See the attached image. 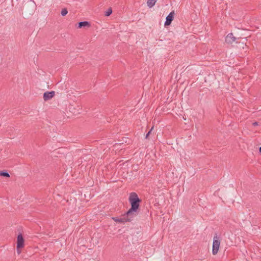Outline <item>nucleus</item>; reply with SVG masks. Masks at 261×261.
<instances>
[{"label":"nucleus","mask_w":261,"mask_h":261,"mask_svg":"<svg viewBox=\"0 0 261 261\" xmlns=\"http://www.w3.org/2000/svg\"><path fill=\"white\" fill-rule=\"evenodd\" d=\"M112 13V9L111 8H110L108 9V10L105 13V16H109Z\"/></svg>","instance_id":"10"},{"label":"nucleus","mask_w":261,"mask_h":261,"mask_svg":"<svg viewBox=\"0 0 261 261\" xmlns=\"http://www.w3.org/2000/svg\"><path fill=\"white\" fill-rule=\"evenodd\" d=\"M220 245V238L217 236V234H215L214 239H213V249H212V253L214 255L216 254L219 250V247Z\"/></svg>","instance_id":"2"},{"label":"nucleus","mask_w":261,"mask_h":261,"mask_svg":"<svg viewBox=\"0 0 261 261\" xmlns=\"http://www.w3.org/2000/svg\"><path fill=\"white\" fill-rule=\"evenodd\" d=\"M0 176L6 177H9L10 176V174L6 170L0 171Z\"/></svg>","instance_id":"8"},{"label":"nucleus","mask_w":261,"mask_h":261,"mask_svg":"<svg viewBox=\"0 0 261 261\" xmlns=\"http://www.w3.org/2000/svg\"><path fill=\"white\" fill-rule=\"evenodd\" d=\"M24 240L21 233H19L17 238V246L18 248H23L24 247Z\"/></svg>","instance_id":"5"},{"label":"nucleus","mask_w":261,"mask_h":261,"mask_svg":"<svg viewBox=\"0 0 261 261\" xmlns=\"http://www.w3.org/2000/svg\"><path fill=\"white\" fill-rule=\"evenodd\" d=\"M156 2V0H147V4L149 8L152 7Z\"/></svg>","instance_id":"9"},{"label":"nucleus","mask_w":261,"mask_h":261,"mask_svg":"<svg viewBox=\"0 0 261 261\" xmlns=\"http://www.w3.org/2000/svg\"><path fill=\"white\" fill-rule=\"evenodd\" d=\"M237 38L234 37L232 33L228 34L225 38V42L228 44H231L236 41Z\"/></svg>","instance_id":"6"},{"label":"nucleus","mask_w":261,"mask_h":261,"mask_svg":"<svg viewBox=\"0 0 261 261\" xmlns=\"http://www.w3.org/2000/svg\"><path fill=\"white\" fill-rule=\"evenodd\" d=\"M21 248H18V246H17V252L18 253V254H20L21 253V250H20V249Z\"/></svg>","instance_id":"13"},{"label":"nucleus","mask_w":261,"mask_h":261,"mask_svg":"<svg viewBox=\"0 0 261 261\" xmlns=\"http://www.w3.org/2000/svg\"><path fill=\"white\" fill-rule=\"evenodd\" d=\"M153 127H152L150 129V130L147 133V134L146 135V136H145V138L146 139H147L148 138V136H149V135L150 134L152 130L153 129Z\"/></svg>","instance_id":"12"},{"label":"nucleus","mask_w":261,"mask_h":261,"mask_svg":"<svg viewBox=\"0 0 261 261\" xmlns=\"http://www.w3.org/2000/svg\"><path fill=\"white\" fill-rule=\"evenodd\" d=\"M67 13H68L67 9L66 8H64L61 11V14L63 16H64L67 14Z\"/></svg>","instance_id":"11"},{"label":"nucleus","mask_w":261,"mask_h":261,"mask_svg":"<svg viewBox=\"0 0 261 261\" xmlns=\"http://www.w3.org/2000/svg\"><path fill=\"white\" fill-rule=\"evenodd\" d=\"M128 201L131 205V207L121 217H113V219L115 222L118 223L129 222L134 217L138 215L141 200L135 192H132L129 196Z\"/></svg>","instance_id":"1"},{"label":"nucleus","mask_w":261,"mask_h":261,"mask_svg":"<svg viewBox=\"0 0 261 261\" xmlns=\"http://www.w3.org/2000/svg\"><path fill=\"white\" fill-rule=\"evenodd\" d=\"M252 125L253 126H256V125H258V122H254L252 123Z\"/></svg>","instance_id":"14"},{"label":"nucleus","mask_w":261,"mask_h":261,"mask_svg":"<svg viewBox=\"0 0 261 261\" xmlns=\"http://www.w3.org/2000/svg\"><path fill=\"white\" fill-rule=\"evenodd\" d=\"M90 23L88 21H84L79 22L78 28H82L83 27H89Z\"/></svg>","instance_id":"7"},{"label":"nucleus","mask_w":261,"mask_h":261,"mask_svg":"<svg viewBox=\"0 0 261 261\" xmlns=\"http://www.w3.org/2000/svg\"><path fill=\"white\" fill-rule=\"evenodd\" d=\"M259 152L261 153V146L259 148Z\"/></svg>","instance_id":"15"},{"label":"nucleus","mask_w":261,"mask_h":261,"mask_svg":"<svg viewBox=\"0 0 261 261\" xmlns=\"http://www.w3.org/2000/svg\"><path fill=\"white\" fill-rule=\"evenodd\" d=\"M55 95V92L54 91H47L43 93V99L44 101H47L51 99Z\"/></svg>","instance_id":"4"},{"label":"nucleus","mask_w":261,"mask_h":261,"mask_svg":"<svg viewBox=\"0 0 261 261\" xmlns=\"http://www.w3.org/2000/svg\"><path fill=\"white\" fill-rule=\"evenodd\" d=\"M174 15L175 13L174 11H172L168 15V16L166 17V21L164 23L165 26H168L171 24L174 19Z\"/></svg>","instance_id":"3"}]
</instances>
